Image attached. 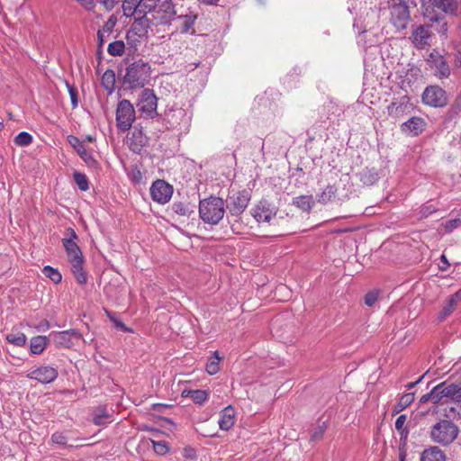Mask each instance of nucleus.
I'll use <instances>...</instances> for the list:
<instances>
[{
    "label": "nucleus",
    "mask_w": 461,
    "mask_h": 461,
    "mask_svg": "<svg viewBox=\"0 0 461 461\" xmlns=\"http://www.w3.org/2000/svg\"><path fill=\"white\" fill-rule=\"evenodd\" d=\"M420 461H446V456L438 447H430L421 453Z\"/></svg>",
    "instance_id": "26"
},
{
    "label": "nucleus",
    "mask_w": 461,
    "mask_h": 461,
    "mask_svg": "<svg viewBox=\"0 0 461 461\" xmlns=\"http://www.w3.org/2000/svg\"><path fill=\"white\" fill-rule=\"evenodd\" d=\"M73 177L81 191H86L88 189V180L85 174L76 172L74 173Z\"/></svg>",
    "instance_id": "41"
},
{
    "label": "nucleus",
    "mask_w": 461,
    "mask_h": 461,
    "mask_svg": "<svg viewBox=\"0 0 461 461\" xmlns=\"http://www.w3.org/2000/svg\"><path fill=\"white\" fill-rule=\"evenodd\" d=\"M50 336L57 347L66 348H72L82 339L81 334L76 330L52 332Z\"/></svg>",
    "instance_id": "14"
},
{
    "label": "nucleus",
    "mask_w": 461,
    "mask_h": 461,
    "mask_svg": "<svg viewBox=\"0 0 461 461\" xmlns=\"http://www.w3.org/2000/svg\"><path fill=\"white\" fill-rule=\"evenodd\" d=\"M430 39L429 28L426 25H420L413 29L411 41L417 48H424L429 44Z\"/></svg>",
    "instance_id": "22"
},
{
    "label": "nucleus",
    "mask_w": 461,
    "mask_h": 461,
    "mask_svg": "<svg viewBox=\"0 0 461 461\" xmlns=\"http://www.w3.org/2000/svg\"><path fill=\"white\" fill-rule=\"evenodd\" d=\"M93 421L97 426H106L112 422L111 415L104 408H98L95 411Z\"/></svg>",
    "instance_id": "30"
},
{
    "label": "nucleus",
    "mask_w": 461,
    "mask_h": 461,
    "mask_svg": "<svg viewBox=\"0 0 461 461\" xmlns=\"http://www.w3.org/2000/svg\"><path fill=\"white\" fill-rule=\"evenodd\" d=\"M135 121V110L130 101L123 99L120 101L116 108V126L119 131L124 132L129 131Z\"/></svg>",
    "instance_id": "6"
},
{
    "label": "nucleus",
    "mask_w": 461,
    "mask_h": 461,
    "mask_svg": "<svg viewBox=\"0 0 461 461\" xmlns=\"http://www.w3.org/2000/svg\"><path fill=\"white\" fill-rule=\"evenodd\" d=\"M440 259H441V262L443 263V266L440 267H441V269L445 270L449 266V263L445 255H442L440 257Z\"/></svg>",
    "instance_id": "60"
},
{
    "label": "nucleus",
    "mask_w": 461,
    "mask_h": 461,
    "mask_svg": "<svg viewBox=\"0 0 461 461\" xmlns=\"http://www.w3.org/2000/svg\"><path fill=\"white\" fill-rule=\"evenodd\" d=\"M423 14L431 22H438L441 17L438 14H432L429 8L438 9L440 12L456 16L461 13V5L458 0H423Z\"/></svg>",
    "instance_id": "3"
},
{
    "label": "nucleus",
    "mask_w": 461,
    "mask_h": 461,
    "mask_svg": "<svg viewBox=\"0 0 461 461\" xmlns=\"http://www.w3.org/2000/svg\"><path fill=\"white\" fill-rule=\"evenodd\" d=\"M109 35L106 34L105 32H104L103 31L99 30L97 32V39H98V42H99V45L102 46L104 41H105V39L108 37Z\"/></svg>",
    "instance_id": "56"
},
{
    "label": "nucleus",
    "mask_w": 461,
    "mask_h": 461,
    "mask_svg": "<svg viewBox=\"0 0 461 461\" xmlns=\"http://www.w3.org/2000/svg\"><path fill=\"white\" fill-rule=\"evenodd\" d=\"M337 188L333 185L326 186L323 191L318 195V202L321 203H329L336 194Z\"/></svg>",
    "instance_id": "36"
},
{
    "label": "nucleus",
    "mask_w": 461,
    "mask_h": 461,
    "mask_svg": "<svg viewBox=\"0 0 461 461\" xmlns=\"http://www.w3.org/2000/svg\"><path fill=\"white\" fill-rule=\"evenodd\" d=\"M159 0H140V16L137 17V21L134 22L132 29L136 31L139 35L146 32V28L149 27V18H147L148 14L153 13L154 9L157 8Z\"/></svg>",
    "instance_id": "8"
},
{
    "label": "nucleus",
    "mask_w": 461,
    "mask_h": 461,
    "mask_svg": "<svg viewBox=\"0 0 461 461\" xmlns=\"http://www.w3.org/2000/svg\"><path fill=\"white\" fill-rule=\"evenodd\" d=\"M115 325L117 328L121 329L122 331L129 330V329L122 321H115Z\"/></svg>",
    "instance_id": "61"
},
{
    "label": "nucleus",
    "mask_w": 461,
    "mask_h": 461,
    "mask_svg": "<svg viewBox=\"0 0 461 461\" xmlns=\"http://www.w3.org/2000/svg\"><path fill=\"white\" fill-rule=\"evenodd\" d=\"M32 142V136L26 132V131H22L20 132L15 138H14V143L17 145V146H20V147H24V146H28L30 145L31 143Z\"/></svg>",
    "instance_id": "40"
},
{
    "label": "nucleus",
    "mask_w": 461,
    "mask_h": 461,
    "mask_svg": "<svg viewBox=\"0 0 461 461\" xmlns=\"http://www.w3.org/2000/svg\"><path fill=\"white\" fill-rule=\"evenodd\" d=\"M66 86L68 90V94H69L70 100H71V104H72L73 108H76L78 104L77 91L73 86L69 85L68 82H66Z\"/></svg>",
    "instance_id": "47"
},
{
    "label": "nucleus",
    "mask_w": 461,
    "mask_h": 461,
    "mask_svg": "<svg viewBox=\"0 0 461 461\" xmlns=\"http://www.w3.org/2000/svg\"><path fill=\"white\" fill-rule=\"evenodd\" d=\"M391 22L398 30L405 29L410 20L409 7L405 3H393L390 6Z\"/></svg>",
    "instance_id": "10"
},
{
    "label": "nucleus",
    "mask_w": 461,
    "mask_h": 461,
    "mask_svg": "<svg viewBox=\"0 0 461 461\" xmlns=\"http://www.w3.org/2000/svg\"><path fill=\"white\" fill-rule=\"evenodd\" d=\"M429 401L432 402V392L422 395L420 400V402H427Z\"/></svg>",
    "instance_id": "58"
},
{
    "label": "nucleus",
    "mask_w": 461,
    "mask_h": 461,
    "mask_svg": "<svg viewBox=\"0 0 461 461\" xmlns=\"http://www.w3.org/2000/svg\"><path fill=\"white\" fill-rule=\"evenodd\" d=\"M225 212L224 202L219 197H210L200 202L199 214L201 219L210 224H217Z\"/></svg>",
    "instance_id": "4"
},
{
    "label": "nucleus",
    "mask_w": 461,
    "mask_h": 461,
    "mask_svg": "<svg viewBox=\"0 0 461 461\" xmlns=\"http://www.w3.org/2000/svg\"><path fill=\"white\" fill-rule=\"evenodd\" d=\"M221 357H219V354L217 351H215L213 353V356L212 357H210V359L208 360L207 364H206V372L209 374V375H215L219 372L220 370V367H219V365H220V362H221Z\"/></svg>",
    "instance_id": "34"
},
{
    "label": "nucleus",
    "mask_w": 461,
    "mask_h": 461,
    "mask_svg": "<svg viewBox=\"0 0 461 461\" xmlns=\"http://www.w3.org/2000/svg\"><path fill=\"white\" fill-rule=\"evenodd\" d=\"M458 435V428L450 420H443L436 423L430 431V437L434 442L448 445Z\"/></svg>",
    "instance_id": "5"
},
{
    "label": "nucleus",
    "mask_w": 461,
    "mask_h": 461,
    "mask_svg": "<svg viewBox=\"0 0 461 461\" xmlns=\"http://www.w3.org/2000/svg\"><path fill=\"white\" fill-rule=\"evenodd\" d=\"M183 396L189 397L194 403L202 404L207 401L209 393L205 390H189L184 391Z\"/></svg>",
    "instance_id": "28"
},
{
    "label": "nucleus",
    "mask_w": 461,
    "mask_h": 461,
    "mask_svg": "<svg viewBox=\"0 0 461 461\" xmlns=\"http://www.w3.org/2000/svg\"><path fill=\"white\" fill-rule=\"evenodd\" d=\"M293 203L304 212H309L314 204L312 195H301L294 199Z\"/></svg>",
    "instance_id": "29"
},
{
    "label": "nucleus",
    "mask_w": 461,
    "mask_h": 461,
    "mask_svg": "<svg viewBox=\"0 0 461 461\" xmlns=\"http://www.w3.org/2000/svg\"><path fill=\"white\" fill-rule=\"evenodd\" d=\"M406 106H407V98L402 97V98H401L400 101L393 102L388 106V113L391 116L400 117L401 115L403 114Z\"/></svg>",
    "instance_id": "32"
},
{
    "label": "nucleus",
    "mask_w": 461,
    "mask_h": 461,
    "mask_svg": "<svg viewBox=\"0 0 461 461\" xmlns=\"http://www.w3.org/2000/svg\"><path fill=\"white\" fill-rule=\"evenodd\" d=\"M58 370L49 366H43L30 371L27 377L37 380L41 384H49L58 377Z\"/></svg>",
    "instance_id": "16"
},
{
    "label": "nucleus",
    "mask_w": 461,
    "mask_h": 461,
    "mask_svg": "<svg viewBox=\"0 0 461 461\" xmlns=\"http://www.w3.org/2000/svg\"><path fill=\"white\" fill-rule=\"evenodd\" d=\"M276 214V209L266 201L259 202L251 209V215L258 222H270Z\"/></svg>",
    "instance_id": "17"
},
{
    "label": "nucleus",
    "mask_w": 461,
    "mask_h": 461,
    "mask_svg": "<svg viewBox=\"0 0 461 461\" xmlns=\"http://www.w3.org/2000/svg\"><path fill=\"white\" fill-rule=\"evenodd\" d=\"M77 2L86 11H93L95 6V0H77Z\"/></svg>",
    "instance_id": "52"
},
{
    "label": "nucleus",
    "mask_w": 461,
    "mask_h": 461,
    "mask_svg": "<svg viewBox=\"0 0 461 461\" xmlns=\"http://www.w3.org/2000/svg\"><path fill=\"white\" fill-rule=\"evenodd\" d=\"M456 392L455 397L453 399L460 400L461 399V386L455 384Z\"/></svg>",
    "instance_id": "59"
},
{
    "label": "nucleus",
    "mask_w": 461,
    "mask_h": 461,
    "mask_svg": "<svg viewBox=\"0 0 461 461\" xmlns=\"http://www.w3.org/2000/svg\"><path fill=\"white\" fill-rule=\"evenodd\" d=\"M117 21L118 20H117L116 15L112 14L108 18V20L105 22L103 28L100 30L103 31L104 32H105L106 34L110 35V33L113 31L115 25L117 23Z\"/></svg>",
    "instance_id": "44"
},
{
    "label": "nucleus",
    "mask_w": 461,
    "mask_h": 461,
    "mask_svg": "<svg viewBox=\"0 0 461 461\" xmlns=\"http://www.w3.org/2000/svg\"><path fill=\"white\" fill-rule=\"evenodd\" d=\"M6 339L8 342L17 346H24L27 340L26 336L19 330H12L7 336Z\"/></svg>",
    "instance_id": "33"
},
{
    "label": "nucleus",
    "mask_w": 461,
    "mask_h": 461,
    "mask_svg": "<svg viewBox=\"0 0 461 461\" xmlns=\"http://www.w3.org/2000/svg\"><path fill=\"white\" fill-rule=\"evenodd\" d=\"M324 431H325V425L323 423L322 425H320L317 429H315V430L312 432V437H311L312 439H313V440L320 439L323 436Z\"/></svg>",
    "instance_id": "53"
},
{
    "label": "nucleus",
    "mask_w": 461,
    "mask_h": 461,
    "mask_svg": "<svg viewBox=\"0 0 461 461\" xmlns=\"http://www.w3.org/2000/svg\"><path fill=\"white\" fill-rule=\"evenodd\" d=\"M420 380H421V377H420L418 381H416V382L409 383V384L406 385V387H407L408 389H411V388H413V387L415 386V384H418Z\"/></svg>",
    "instance_id": "63"
},
{
    "label": "nucleus",
    "mask_w": 461,
    "mask_h": 461,
    "mask_svg": "<svg viewBox=\"0 0 461 461\" xmlns=\"http://www.w3.org/2000/svg\"><path fill=\"white\" fill-rule=\"evenodd\" d=\"M77 235L71 228L66 230L65 238L62 240V244L67 252L68 260L71 265V271L78 284L84 285L86 283V275L83 268V255L81 249L77 244Z\"/></svg>",
    "instance_id": "1"
},
{
    "label": "nucleus",
    "mask_w": 461,
    "mask_h": 461,
    "mask_svg": "<svg viewBox=\"0 0 461 461\" xmlns=\"http://www.w3.org/2000/svg\"><path fill=\"white\" fill-rule=\"evenodd\" d=\"M236 420V412L231 405L225 407L220 413L219 427L221 430H229Z\"/></svg>",
    "instance_id": "24"
},
{
    "label": "nucleus",
    "mask_w": 461,
    "mask_h": 461,
    "mask_svg": "<svg viewBox=\"0 0 461 461\" xmlns=\"http://www.w3.org/2000/svg\"><path fill=\"white\" fill-rule=\"evenodd\" d=\"M50 329V324L47 321H42L38 326H37V330L39 331H46Z\"/></svg>",
    "instance_id": "57"
},
{
    "label": "nucleus",
    "mask_w": 461,
    "mask_h": 461,
    "mask_svg": "<svg viewBox=\"0 0 461 461\" xmlns=\"http://www.w3.org/2000/svg\"><path fill=\"white\" fill-rule=\"evenodd\" d=\"M42 273L48 278H50L54 284H59L61 282L62 276L59 271L56 268H53L50 266L44 267L42 269Z\"/></svg>",
    "instance_id": "38"
},
{
    "label": "nucleus",
    "mask_w": 461,
    "mask_h": 461,
    "mask_svg": "<svg viewBox=\"0 0 461 461\" xmlns=\"http://www.w3.org/2000/svg\"><path fill=\"white\" fill-rule=\"evenodd\" d=\"M432 402L434 404L439 403L444 398H454L456 387L455 384H447L441 383L435 386L432 390Z\"/></svg>",
    "instance_id": "20"
},
{
    "label": "nucleus",
    "mask_w": 461,
    "mask_h": 461,
    "mask_svg": "<svg viewBox=\"0 0 461 461\" xmlns=\"http://www.w3.org/2000/svg\"><path fill=\"white\" fill-rule=\"evenodd\" d=\"M444 229L446 233H450L454 230L461 227V219L456 218L450 221H446L444 224Z\"/></svg>",
    "instance_id": "45"
},
{
    "label": "nucleus",
    "mask_w": 461,
    "mask_h": 461,
    "mask_svg": "<svg viewBox=\"0 0 461 461\" xmlns=\"http://www.w3.org/2000/svg\"><path fill=\"white\" fill-rule=\"evenodd\" d=\"M405 422H406V415L402 414V415H400L396 420H395V429L401 432V434H404L405 435L408 433V430L406 429V428L404 427L405 425Z\"/></svg>",
    "instance_id": "46"
},
{
    "label": "nucleus",
    "mask_w": 461,
    "mask_h": 461,
    "mask_svg": "<svg viewBox=\"0 0 461 461\" xmlns=\"http://www.w3.org/2000/svg\"><path fill=\"white\" fill-rule=\"evenodd\" d=\"M86 140L89 142H93L95 140V138L91 135L86 136Z\"/></svg>",
    "instance_id": "64"
},
{
    "label": "nucleus",
    "mask_w": 461,
    "mask_h": 461,
    "mask_svg": "<svg viewBox=\"0 0 461 461\" xmlns=\"http://www.w3.org/2000/svg\"><path fill=\"white\" fill-rule=\"evenodd\" d=\"M120 0H99V3L104 6L105 9L111 10L114 7L116 4L119 3Z\"/></svg>",
    "instance_id": "55"
},
{
    "label": "nucleus",
    "mask_w": 461,
    "mask_h": 461,
    "mask_svg": "<svg viewBox=\"0 0 461 461\" xmlns=\"http://www.w3.org/2000/svg\"><path fill=\"white\" fill-rule=\"evenodd\" d=\"M378 179L376 173H370L369 171L362 174V181L365 184L372 185Z\"/></svg>",
    "instance_id": "49"
},
{
    "label": "nucleus",
    "mask_w": 461,
    "mask_h": 461,
    "mask_svg": "<svg viewBox=\"0 0 461 461\" xmlns=\"http://www.w3.org/2000/svg\"><path fill=\"white\" fill-rule=\"evenodd\" d=\"M154 451L158 455H165L169 451V446L166 441L151 440Z\"/></svg>",
    "instance_id": "43"
},
{
    "label": "nucleus",
    "mask_w": 461,
    "mask_h": 461,
    "mask_svg": "<svg viewBox=\"0 0 461 461\" xmlns=\"http://www.w3.org/2000/svg\"><path fill=\"white\" fill-rule=\"evenodd\" d=\"M200 2L206 5H213L216 4L219 0H199Z\"/></svg>",
    "instance_id": "62"
},
{
    "label": "nucleus",
    "mask_w": 461,
    "mask_h": 461,
    "mask_svg": "<svg viewBox=\"0 0 461 461\" xmlns=\"http://www.w3.org/2000/svg\"><path fill=\"white\" fill-rule=\"evenodd\" d=\"M178 8L173 4L172 0H165L154 9L149 21L154 25L169 24L175 20Z\"/></svg>",
    "instance_id": "7"
},
{
    "label": "nucleus",
    "mask_w": 461,
    "mask_h": 461,
    "mask_svg": "<svg viewBox=\"0 0 461 461\" xmlns=\"http://www.w3.org/2000/svg\"><path fill=\"white\" fill-rule=\"evenodd\" d=\"M197 15L188 8H178L175 20L179 23L178 28L182 33L188 32L194 26Z\"/></svg>",
    "instance_id": "19"
},
{
    "label": "nucleus",
    "mask_w": 461,
    "mask_h": 461,
    "mask_svg": "<svg viewBox=\"0 0 461 461\" xmlns=\"http://www.w3.org/2000/svg\"><path fill=\"white\" fill-rule=\"evenodd\" d=\"M172 211L181 216H187L193 212L188 204L182 202L174 203L172 204Z\"/></svg>",
    "instance_id": "39"
},
{
    "label": "nucleus",
    "mask_w": 461,
    "mask_h": 461,
    "mask_svg": "<svg viewBox=\"0 0 461 461\" xmlns=\"http://www.w3.org/2000/svg\"><path fill=\"white\" fill-rule=\"evenodd\" d=\"M140 0H124L122 4L123 14L127 17L133 16L135 21L140 16Z\"/></svg>",
    "instance_id": "27"
},
{
    "label": "nucleus",
    "mask_w": 461,
    "mask_h": 461,
    "mask_svg": "<svg viewBox=\"0 0 461 461\" xmlns=\"http://www.w3.org/2000/svg\"><path fill=\"white\" fill-rule=\"evenodd\" d=\"M426 127L425 121L420 117H412L402 125V131L412 136L420 134Z\"/></svg>",
    "instance_id": "23"
},
{
    "label": "nucleus",
    "mask_w": 461,
    "mask_h": 461,
    "mask_svg": "<svg viewBox=\"0 0 461 461\" xmlns=\"http://www.w3.org/2000/svg\"><path fill=\"white\" fill-rule=\"evenodd\" d=\"M414 400V394L411 393L403 394L399 402L396 405V409L398 411H401L407 408Z\"/></svg>",
    "instance_id": "42"
},
{
    "label": "nucleus",
    "mask_w": 461,
    "mask_h": 461,
    "mask_svg": "<svg viewBox=\"0 0 461 461\" xmlns=\"http://www.w3.org/2000/svg\"><path fill=\"white\" fill-rule=\"evenodd\" d=\"M438 209L432 204H424L421 206L420 214L421 218H427L431 215L433 212H437Z\"/></svg>",
    "instance_id": "48"
},
{
    "label": "nucleus",
    "mask_w": 461,
    "mask_h": 461,
    "mask_svg": "<svg viewBox=\"0 0 461 461\" xmlns=\"http://www.w3.org/2000/svg\"><path fill=\"white\" fill-rule=\"evenodd\" d=\"M422 101L425 104L432 107H442L447 104V98L446 92L441 87L431 86L424 90Z\"/></svg>",
    "instance_id": "12"
},
{
    "label": "nucleus",
    "mask_w": 461,
    "mask_h": 461,
    "mask_svg": "<svg viewBox=\"0 0 461 461\" xmlns=\"http://www.w3.org/2000/svg\"><path fill=\"white\" fill-rule=\"evenodd\" d=\"M377 12L375 10H370L366 13L365 17L360 15L355 20L354 27L361 30L362 32H366L367 31L374 28V25L377 23Z\"/></svg>",
    "instance_id": "21"
},
{
    "label": "nucleus",
    "mask_w": 461,
    "mask_h": 461,
    "mask_svg": "<svg viewBox=\"0 0 461 461\" xmlns=\"http://www.w3.org/2000/svg\"><path fill=\"white\" fill-rule=\"evenodd\" d=\"M461 302V290L452 294L446 304L443 306L440 313H439V319L444 320L447 316H449L455 308L457 306V304Z\"/></svg>",
    "instance_id": "25"
},
{
    "label": "nucleus",
    "mask_w": 461,
    "mask_h": 461,
    "mask_svg": "<svg viewBox=\"0 0 461 461\" xmlns=\"http://www.w3.org/2000/svg\"><path fill=\"white\" fill-rule=\"evenodd\" d=\"M51 441L57 445H66L67 438L62 432H55L51 436Z\"/></svg>",
    "instance_id": "50"
},
{
    "label": "nucleus",
    "mask_w": 461,
    "mask_h": 461,
    "mask_svg": "<svg viewBox=\"0 0 461 461\" xmlns=\"http://www.w3.org/2000/svg\"><path fill=\"white\" fill-rule=\"evenodd\" d=\"M130 178L135 183H140L142 180V174L139 169L133 168L130 173Z\"/></svg>",
    "instance_id": "54"
},
{
    "label": "nucleus",
    "mask_w": 461,
    "mask_h": 461,
    "mask_svg": "<svg viewBox=\"0 0 461 461\" xmlns=\"http://www.w3.org/2000/svg\"><path fill=\"white\" fill-rule=\"evenodd\" d=\"M150 66L148 62L139 59L126 68L123 84L129 88L143 87L150 77Z\"/></svg>",
    "instance_id": "2"
},
{
    "label": "nucleus",
    "mask_w": 461,
    "mask_h": 461,
    "mask_svg": "<svg viewBox=\"0 0 461 461\" xmlns=\"http://www.w3.org/2000/svg\"><path fill=\"white\" fill-rule=\"evenodd\" d=\"M48 339L45 336H36L31 339V352L35 355L41 354L47 346Z\"/></svg>",
    "instance_id": "31"
},
{
    "label": "nucleus",
    "mask_w": 461,
    "mask_h": 461,
    "mask_svg": "<svg viewBox=\"0 0 461 461\" xmlns=\"http://www.w3.org/2000/svg\"><path fill=\"white\" fill-rule=\"evenodd\" d=\"M68 142L74 148L80 158L89 166L95 167L97 162L94 158L92 151L87 149L84 144V141L80 140L74 135L68 136Z\"/></svg>",
    "instance_id": "18"
},
{
    "label": "nucleus",
    "mask_w": 461,
    "mask_h": 461,
    "mask_svg": "<svg viewBox=\"0 0 461 461\" xmlns=\"http://www.w3.org/2000/svg\"><path fill=\"white\" fill-rule=\"evenodd\" d=\"M150 196L158 203H167L172 196L173 187L164 180H157L150 186Z\"/></svg>",
    "instance_id": "15"
},
{
    "label": "nucleus",
    "mask_w": 461,
    "mask_h": 461,
    "mask_svg": "<svg viewBox=\"0 0 461 461\" xmlns=\"http://www.w3.org/2000/svg\"><path fill=\"white\" fill-rule=\"evenodd\" d=\"M125 50V44L122 41H115L109 44L107 51L112 56H122Z\"/></svg>",
    "instance_id": "37"
},
{
    "label": "nucleus",
    "mask_w": 461,
    "mask_h": 461,
    "mask_svg": "<svg viewBox=\"0 0 461 461\" xmlns=\"http://www.w3.org/2000/svg\"><path fill=\"white\" fill-rule=\"evenodd\" d=\"M426 62L434 75L442 79L450 75V68L444 56L433 50L426 58Z\"/></svg>",
    "instance_id": "9"
},
{
    "label": "nucleus",
    "mask_w": 461,
    "mask_h": 461,
    "mask_svg": "<svg viewBox=\"0 0 461 461\" xmlns=\"http://www.w3.org/2000/svg\"><path fill=\"white\" fill-rule=\"evenodd\" d=\"M103 86L110 93L113 90L115 83L114 72L111 69L106 70L101 78Z\"/></svg>",
    "instance_id": "35"
},
{
    "label": "nucleus",
    "mask_w": 461,
    "mask_h": 461,
    "mask_svg": "<svg viewBox=\"0 0 461 461\" xmlns=\"http://www.w3.org/2000/svg\"><path fill=\"white\" fill-rule=\"evenodd\" d=\"M250 196L247 191L233 193L227 199V209L232 215H240L247 208Z\"/></svg>",
    "instance_id": "13"
},
{
    "label": "nucleus",
    "mask_w": 461,
    "mask_h": 461,
    "mask_svg": "<svg viewBox=\"0 0 461 461\" xmlns=\"http://www.w3.org/2000/svg\"><path fill=\"white\" fill-rule=\"evenodd\" d=\"M137 106L142 115L153 118L157 114V97L153 91L144 89L141 92Z\"/></svg>",
    "instance_id": "11"
},
{
    "label": "nucleus",
    "mask_w": 461,
    "mask_h": 461,
    "mask_svg": "<svg viewBox=\"0 0 461 461\" xmlns=\"http://www.w3.org/2000/svg\"><path fill=\"white\" fill-rule=\"evenodd\" d=\"M378 298V293L375 291L369 292L365 296V303L367 306H373Z\"/></svg>",
    "instance_id": "51"
}]
</instances>
